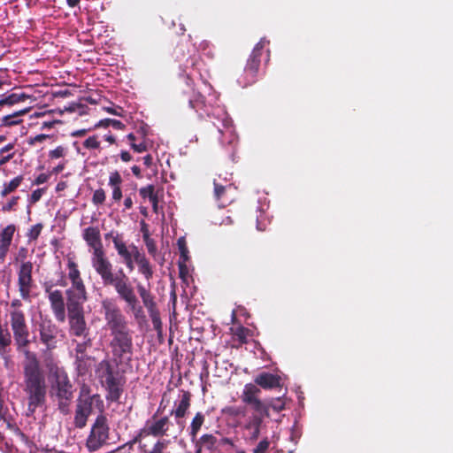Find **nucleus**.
Segmentation results:
<instances>
[{
    "instance_id": "obj_1",
    "label": "nucleus",
    "mask_w": 453,
    "mask_h": 453,
    "mask_svg": "<svg viewBox=\"0 0 453 453\" xmlns=\"http://www.w3.org/2000/svg\"><path fill=\"white\" fill-rule=\"evenodd\" d=\"M24 392L27 399V411L34 414L46 403L47 383L45 372L35 352L26 353L22 363Z\"/></svg>"
},
{
    "instance_id": "obj_2",
    "label": "nucleus",
    "mask_w": 453,
    "mask_h": 453,
    "mask_svg": "<svg viewBox=\"0 0 453 453\" xmlns=\"http://www.w3.org/2000/svg\"><path fill=\"white\" fill-rule=\"evenodd\" d=\"M261 389L252 383L244 386L241 395L242 402L250 407V414L247 417L244 429L249 432V439L255 441L260 435L264 418L269 417L268 406L260 399Z\"/></svg>"
},
{
    "instance_id": "obj_3",
    "label": "nucleus",
    "mask_w": 453,
    "mask_h": 453,
    "mask_svg": "<svg viewBox=\"0 0 453 453\" xmlns=\"http://www.w3.org/2000/svg\"><path fill=\"white\" fill-rule=\"evenodd\" d=\"M82 237L88 247L92 249L91 264L96 273L100 276L102 283L116 276L113 265L106 257L97 226H88L83 230Z\"/></svg>"
},
{
    "instance_id": "obj_4",
    "label": "nucleus",
    "mask_w": 453,
    "mask_h": 453,
    "mask_svg": "<svg viewBox=\"0 0 453 453\" xmlns=\"http://www.w3.org/2000/svg\"><path fill=\"white\" fill-rule=\"evenodd\" d=\"M96 373L102 387L106 391V400L111 403L119 402L127 382L124 372L109 359H103L96 366Z\"/></svg>"
},
{
    "instance_id": "obj_5",
    "label": "nucleus",
    "mask_w": 453,
    "mask_h": 453,
    "mask_svg": "<svg viewBox=\"0 0 453 453\" xmlns=\"http://www.w3.org/2000/svg\"><path fill=\"white\" fill-rule=\"evenodd\" d=\"M53 380L50 386V394L58 403V410L63 415H68L71 411L70 406L73 398V385L64 368L57 365L50 369Z\"/></svg>"
},
{
    "instance_id": "obj_6",
    "label": "nucleus",
    "mask_w": 453,
    "mask_h": 453,
    "mask_svg": "<svg viewBox=\"0 0 453 453\" xmlns=\"http://www.w3.org/2000/svg\"><path fill=\"white\" fill-rule=\"evenodd\" d=\"M104 286L114 288L119 297L127 303L136 319L145 317L142 307L139 305L134 288L122 269L117 272L115 277L104 283Z\"/></svg>"
},
{
    "instance_id": "obj_7",
    "label": "nucleus",
    "mask_w": 453,
    "mask_h": 453,
    "mask_svg": "<svg viewBox=\"0 0 453 453\" xmlns=\"http://www.w3.org/2000/svg\"><path fill=\"white\" fill-rule=\"evenodd\" d=\"M108 346L112 356L111 363L119 366L123 363L130 362L134 353L133 331H124L110 334Z\"/></svg>"
},
{
    "instance_id": "obj_8",
    "label": "nucleus",
    "mask_w": 453,
    "mask_h": 453,
    "mask_svg": "<svg viewBox=\"0 0 453 453\" xmlns=\"http://www.w3.org/2000/svg\"><path fill=\"white\" fill-rule=\"evenodd\" d=\"M101 313L104 314L105 328L110 334L131 330L126 316L114 299L106 297L101 301Z\"/></svg>"
},
{
    "instance_id": "obj_9",
    "label": "nucleus",
    "mask_w": 453,
    "mask_h": 453,
    "mask_svg": "<svg viewBox=\"0 0 453 453\" xmlns=\"http://www.w3.org/2000/svg\"><path fill=\"white\" fill-rule=\"evenodd\" d=\"M28 250L20 247L16 257V261H19L20 265L18 270V288L20 297L24 301H31V292L34 287V280L32 272L34 265L31 261H26Z\"/></svg>"
},
{
    "instance_id": "obj_10",
    "label": "nucleus",
    "mask_w": 453,
    "mask_h": 453,
    "mask_svg": "<svg viewBox=\"0 0 453 453\" xmlns=\"http://www.w3.org/2000/svg\"><path fill=\"white\" fill-rule=\"evenodd\" d=\"M85 302L81 300H66L70 335L83 338L89 335V328L87 326L83 308Z\"/></svg>"
},
{
    "instance_id": "obj_11",
    "label": "nucleus",
    "mask_w": 453,
    "mask_h": 453,
    "mask_svg": "<svg viewBox=\"0 0 453 453\" xmlns=\"http://www.w3.org/2000/svg\"><path fill=\"white\" fill-rule=\"evenodd\" d=\"M94 410L104 414V403L99 394H94L93 397L86 399H77L73 418L74 426L79 429L85 427Z\"/></svg>"
},
{
    "instance_id": "obj_12",
    "label": "nucleus",
    "mask_w": 453,
    "mask_h": 453,
    "mask_svg": "<svg viewBox=\"0 0 453 453\" xmlns=\"http://www.w3.org/2000/svg\"><path fill=\"white\" fill-rule=\"evenodd\" d=\"M10 325L16 349L19 352L22 353L26 358V353L32 352L28 349L32 341L30 340V332L27 323L26 314L15 312L12 316H10Z\"/></svg>"
},
{
    "instance_id": "obj_13",
    "label": "nucleus",
    "mask_w": 453,
    "mask_h": 453,
    "mask_svg": "<svg viewBox=\"0 0 453 453\" xmlns=\"http://www.w3.org/2000/svg\"><path fill=\"white\" fill-rule=\"evenodd\" d=\"M269 43L265 38H262L254 47L250 55L247 64L244 67L243 74L239 78V83L243 87L254 84L257 79V73L260 66L261 57L264 48Z\"/></svg>"
},
{
    "instance_id": "obj_14",
    "label": "nucleus",
    "mask_w": 453,
    "mask_h": 453,
    "mask_svg": "<svg viewBox=\"0 0 453 453\" xmlns=\"http://www.w3.org/2000/svg\"><path fill=\"white\" fill-rule=\"evenodd\" d=\"M110 427L105 415L99 414L93 423L90 433L86 441V447L89 452H95L106 444L109 439Z\"/></svg>"
},
{
    "instance_id": "obj_15",
    "label": "nucleus",
    "mask_w": 453,
    "mask_h": 453,
    "mask_svg": "<svg viewBox=\"0 0 453 453\" xmlns=\"http://www.w3.org/2000/svg\"><path fill=\"white\" fill-rule=\"evenodd\" d=\"M136 289L151 319L153 328L157 332V335L161 336L163 334V325L160 318V312L155 301V296L150 291V281H148L147 287L142 283H137Z\"/></svg>"
},
{
    "instance_id": "obj_16",
    "label": "nucleus",
    "mask_w": 453,
    "mask_h": 453,
    "mask_svg": "<svg viewBox=\"0 0 453 453\" xmlns=\"http://www.w3.org/2000/svg\"><path fill=\"white\" fill-rule=\"evenodd\" d=\"M67 269L68 279L72 285L65 290L66 300L87 301L88 293L78 265L73 260L68 259Z\"/></svg>"
},
{
    "instance_id": "obj_17",
    "label": "nucleus",
    "mask_w": 453,
    "mask_h": 453,
    "mask_svg": "<svg viewBox=\"0 0 453 453\" xmlns=\"http://www.w3.org/2000/svg\"><path fill=\"white\" fill-rule=\"evenodd\" d=\"M38 332L40 342L46 347L47 350H52L57 348L61 330L52 319L48 318L42 319L38 324Z\"/></svg>"
},
{
    "instance_id": "obj_18",
    "label": "nucleus",
    "mask_w": 453,
    "mask_h": 453,
    "mask_svg": "<svg viewBox=\"0 0 453 453\" xmlns=\"http://www.w3.org/2000/svg\"><path fill=\"white\" fill-rule=\"evenodd\" d=\"M236 187L234 184L220 185L219 182L215 183L214 187V198L219 208H225L232 203L235 199Z\"/></svg>"
},
{
    "instance_id": "obj_19",
    "label": "nucleus",
    "mask_w": 453,
    "mask_h": 453,
    "mask_svg": "<svg viewBox=\"0 0 453 453\" xmlns=\"http://www.w3.org/2000/svg\"><path fill=\"white\" fill-rule=\"evenodd\" d=\"M48 299L50 304L51 311L57 321L60 323L65 322L66 319V314L65 300L62 291L55 289L53 292L50 293V295L48 296Z\"/></svg>"
},
{
    "instance_id": "obj_20",
    "label": "nucleus",
    "mask_w": 453,
    "mask_h": 453,
    "mask_svg": "<svg viewBox=\"0 0 453 453\" xmlns=\"http://www.w3.org/2000/svg\"><path fill=\"white\" fill-rule=\"evenodd\" d=\"M17 227L14 224H9L0 231V262L4 263L10 251L14 234Z\"/></svg>"
},
{
    "instance_id": "obj_21",
    "label": "nucleus",
    "mask_w": 453,
    "mask_h": 453,
    "mask_svg": "<svg viewBox=\"0 0 453 453\" xmlns=\"http://www.w3.org/2000/svg\"><path fill=\"white\" fill-rule=\"evenodd\" d=\"M159 412V409L153 415L152 418L155 419L157 418V413ZM168 417H163L159 419L154 420L151 424L149 421L146 422V427L144 429L147 435H152L155 437L162 436L166 434L168 430Z\"/></svg>"
},
{
    "instance_id": "obj_22",
    "label": "nucleus",
    "mask_w": 453,
    "mask_h": 453,
    "mask_svg": "<svg viewBox=\"0 0 453 453\" xmlns=\"http://www.w3.org/2000/svg\"><path fill=\"white\" fill-rule=\"evenodd\" d=\"M255 386H259L264 389H272L276 388H281V378L277 374L269 372H261L254 380Z\"/></svg>"
},
{
    "instance_id": "obj_23",
    "label": "nucleus",
    "mask_w": 453,
    "mask_h": 453,
    "mask_svg": "<svg viewBox=\"0 0 453 453\" xmlns=\"http://www.w3.org/2000/svg\"><path fill=\"white\" fill-rule=\"evenodd\" d=\"M134 261L137 265L138 273H141L147 281H150L154 275L153 266L144 253L135 250Z\"/></svg>"
},
{
    "instance_id": "obj_24",
    "label": "nucleus",
    "mask_w": 453,
    "mask_h": 453,
    "mask_svg": "<svg viewBox=\"0 0 453 453\" xmlns=\"http://www.w3.org/2000/svg\"><path fill=\"white\" fill-rule=\"evenodd\" d=\"M112 242L119 256L123 259V261L130 259L132 257L134 258L135 250H139L137 246L134 244H132L128 249L125 242L123 241L122 236L119 234H116L113 236Z\"/></svg>"
},
{
    "instance_id": "obj_25",
    "label": "nucleus",
    "mask_w": 453,
    "mask_h": 453,
    "mask_svg": "<svg viewBox=\"0 0 453 453\" xmlns=\"http://www.w3.org/2000/svg\"><path fill=\"white\" fill-rule=\"evenodd\" d=\"M217 112H213V116L217 115V119L220 121L221 125L213 122V125L218 128L219 133H223L224 129L232 133L233 121L228 116L227 112L222 109H216Z\"/></svg>"
},
{
    "instance_id": "obj_26",
    "label": "nucleus",
    "mask_w": 453,
    "mask_h": 453,
    "mask_svg": "<svg viewBox=\"0 0 453 453\" xmlns=\"http://www.w3.org/2000/svg\"><path fill=\"white\" fill-rule=\"evenodd\" d=\"M190 401L191 394L188 391H184L177 408L172 411L171 414H173L176 418H184L190 407Z\"/></svg>"
},
{
    "instance_id": "obj_27",
    "label": "nucleus",
    "mask_w": 453,
    "mask_h": 453,
    "mask_svg": "<svg viewBox=\"0 0 453 453\" xmlns=\"http://www.w3.org/2000/svg\"><path fill=\"white\" fill-rule=\"evenodd\" d=\"M24 180L23 175H18L9 181L3 183L2 189L0 191V196L2 198L8 196L10 194L15 192Z\"/></svg>"
},
{
    "instance_id": "obj_28",
    "label": "nucleus",
    "mask_w": 453,
    "mask_h": 453,
    "mask_svg": "<svg viewBox=\"0 0 453 453\" xmlns=\"http://www.w3.org/2000/svg\"><path fill=\"white\" fill-rule=\"evenodd\" d=\"M92 357L88 355H76L75 367L79 375H85L90 368V361Z\"/></svg>"
},
{
    "instance_id": "obj_29",
    "label": "nucleus",
    "mask_w": 453,
    "mask_h": 453,
    "mask_svg": "<svg viewBox=\"0 0 453 453\" xmlns=\"http://www.w3.org/2000/svg\"><path fill=\"white\" fill-rule=\"evenodd\" d=\"M205 420V416L203 412L198 411L196 413L190 424L189 435L192 441L196 439L197 434L203 425Z\"/></svg>"
},
{
    "instance_id": "obj_30",
    "label": "nucleus",
    "mask_w": 453,
    "mask_h": 453,
    "mask_svg": "<svg viewBox=\"0 0 453 453\" xmlns=\"http://www.w3.org/2000/svg\"><path fill=\"white\" fill-rule=\"evenodd\" d=\"M28 111L27 109L20 110L13 112L12 114L5 115L1 119V125L4 127H12L22 122L21 116Z\"/></svg>"
},
{
    "instance_id": "obj_31",
    "label": "nucleus",
    "mask_w": 453,
    "mask_h": 453,
    "mask_svg": "<svg viewBox=\"0 0 453 453\" xmlns=\"http://www.w3.org/2000/svg\"><path fill=\"white\" fill-rule=\"evenodd\" d=\"M177 245L180 250V258L182 259V262H179L180 271L182 273V270L186 267L185 263L188 260V250L185 238H179L177 241Z\"/></svg>"
},
{
    "instance_id": "obj_32",
    "label": "nucleus",
    "mask_w": 453,
    "mask_h": 453,
    "mask_svg": "<svg viewBox=\"0 0 453 453\" xmlns=\"http://www.w3.org/2000/svg\"><path fill=\"white\" fill-rule=\"evenodd\" d=\"M188 104L190 108L199 112L205 107V98L200 93L193 92V96L188 99Z\"/></svg>"
},
{
    "instance_id": "obj_33",
    "label": "nucleus",
    "mask_w": 453,
    "mask_h": 453,
    "mask_svg": "<svg viewBox=\"0 0 453 453\" xmlns=\"http://www.w3.org/2000/svg\"><path fill=\"white\" fill-rule=\"evenodd\" d=\"M26 98H27V96L25 94L12 93V94L0 99V107H2L4 105L11 106V105L16 104L19 102L25 101Z\"/></svg>"
},
{
    "instance_id": "obj_34",
    "label": "nucleus",
    "mask_w": 453,
    "mask_h": 453,
    "mask_svg": "<svg viewBox=\"0 0 453 453\" xmlns=\"http://www.w3.org/2000/svg\"><path fill=\"white\" fill-rule=\"evenodd\" d=\"M19 199V196H12L7 200V202L2 203L0 211L4 213L16 211Z\"/></svg>"
},
{
    "instance_id": "obj_35",
    "label": "nucleus",
    "mask_w": 453,
    "mask_h": 453,
    "mask_svg": "<svg viewBox=\"0 0 453 453\" xmlns=\"http://www.w3.org/2000/svg\"><path fill=\"white\" fill-rule=\"evenodd\" d=\"M12 343V336L11 334L7 331L0 327V354H4L6 352L7 348Z\"/></svg>"
},
{
    "instance_id": "obj_36",
    "label": "nucleus",
    "mask_w": 453,
    "mask_h": 453,
    "mask_svg": "<svg viewBox=\"0 0 453 453\" xmlns=\"http://www.w3.org/2000/svg\"><path fill=\"white\" fill-rule=\"evenodd\" d=\"M223 411L232 417L245 416L246 414L250 413V410L248 405H246L245 408L239 406H228L225 408Z\"/></svg>"
},
{
    "instance_id": "obj_37",
    "label": "nucleus",
    "mask_w": 453,
    "mask_h": 453,
    "mask_svg": "<svg viewBox=\"0 0 453 453\" xmlns=\"http://www.w3.org/2000/svg\"><path fill=\"white\" fill-rule=\"evenodd\" d=\"M108 127H112L116 130H121L125 127V125L119 120L111 119H101L98 123L95 125V128Z\"/></svg>"
},
{
    "instance_id": "obj_38",
    "label": "nucleus",
    "mask_w": 453,
    "mask_h": 453,
    "mask_svg": "<svg viewBox=\"0 0 453 453\" xmlns=\"http://www.w3.org/2000/svg\"><path fill=\"white\" fill-rule=\"evenodd\" d=\"M200 443L208 449H212L217 443V438L212 434H206L200 437Z\"/></svg>"
},
{
    "instance_id": "obj_39",
    "label": "nucleus",
    "mask_w": 453,
    "mask_h": 453,
    "mask_svg": "<svg viewBox=\"0 0 453 453\" xmlns=\"http://www.w3.org/2000/svg\"><path fill=\"white\" fill-rule=\"evenodd\" d=\"M42 228L43 225L42 223H37L32 226L27 234L28 241L31 242L37 240L39 235L41 234Z\"/></svg>"
},
{
    "instance_id": "obj_40",
    "label": "nucleus",
    "mask_w": 453,
    "mask_h": 453,
    "mask_svg": "<svg viewBox=\"0 0 453 453\" xmlns=\"http://www.w3.org/2000/svg\"><path fill=\"white\" fill-rule=\"evenodd\" d=\"M143 242L146 245L149 254L155 257L157 252L156 242L147 234H145L143 236Z\"/></svg>"
},
{
    "instance_id": "obj_41",
    "label": "nucleus",
    "mask_w": 453,
    "mask_h": 453,
    "mask_svg": "<svg viewBox=\"0 0 453 453\" xmlns=\"http://www.w3.org/2000/svg\"><path fill=\"white\" fill-rule=\"evenodd\" d=\"M139 193L143 199L149 198V200H151L152 198L157 196L155 192V186L151 184L141 188Z\"/></svg>"
},
{
    "instance_id": "obj_42",
    "label": "nucleus",
    "mask_w": 453,
    "mask_h": 453,
    "mask_svg": "<svg viewBox=\"0 0 453 453\" xmlns=\"http://www.w3.org/2000/svg\"><path fill=\"white\" fill-rule=\"evenodd\" d=\"M265 403L268 406V410L272 408L277 412H280L285 409V401L281 397L272 399L268 403Z\"/></svg>"
},
{
    "instance_id": "obj_43",
    "label": "nucleus",
    "mask_w": 453,
    "mask_h": 453,
    "mask_svg": "<svg viewBox=\"0 0 453 453\" xmlns=\"http://www.w3.org/2000/svg\"><path fill=\"white\" fill-rule=\"evenodd\" d=\"M106 199V194L105 191L103 188H98L95 190L93 196H92V203L95 205H102Z\"/></svg>"
},
{
    "instance_id": "obj_44",
    "label": "nucleus",
    "mask_w": 453,
    "mask_h": 453,
    "mask_svg": "<svg viewBox=\"0 0 453 453\" xmlns=\"http://www.w3.org/2000/svg\"><path fill=\"white\" fill-rule=\"evenodd\" d=\"M100 144L96 135L89 136L83 142V146L88 150H98L100 149Z\"/></svg>"
},
{
    "instance_id": "obj_45",
    "label": "nucleus",
    "mask_w": 453,
    "mask_h": 453,
    "mask_svg": "<svg viewBox=\"0 0 453 453\" xmlns=\"http://www.w3.org/2000/svg\"><path fill=\"white\" fill-rule=\"evenodd\" d=\"M91 387L87 383H82L80 387L79 395L77 399H86L89 397H93L94 394H91Z\"/></svg>"
},
{
    "instance_id": "obj_46",
    "label": "nucleus",
    "mask_w": 453,
    "mask_h": 453,
    "mask_svg": "<svg viewBox=\"0 0 453 453\" xmlns=\"http://www.w3.org/2000/svg\"><path fill=\"white\" fill-rule=\"evenodd\" d=\"M50 137H51V135H50V134H37L35 136L28 137L27 140V143L29 146H35L36 143H42L45 140H47V139H49Z\"/></svg>"
},
{
    "instance_id": "obj_47",
    "label": "nucleus",
    "mask_w": 453,
    "mask_h": 453,
    "mask_svg": "<svg viewBox=\"0 0 453 453\" xmlns=\"http://www.w3.org/2000/svg\"><path fill=\"white\" fill-rule=\"evenodd\" d=\"M66 154V148L64 146H58L56 149L49 152V157L50 159H58L65 157Z\"/></svg>"
},
{
    "instance_id": "obj_48",
    "label": "nucleus",
    "mask_w": 453,
    "mask_h": 453,
    "mask_svg": "<svg viewBox=\"0 0 453 453\" xmlns=\"http://www.w3.org/2000/svg\"><path fill=\"white\" fill-rule=\"evenodd\" d=\"M122 183V178L118 171H114L111 173L109 177V186L113 187H119Z\"/></svg>"
},
{
    "instance_id": "obj_49",
    "label": "nucleus",
    "mask_w": 453,
    "mask_h": 453,
    "mask_svg": "<svg viewBox=\"0 0 453 453\" xmlns=\"http://www.w3.org/2000/svg\"><path fill=\"white\" fill-rule=\"evenodd\" d=\"M248 334H249V329L244 326H239L238 328H236V330L234 332V335L236 336V338L238 339V341L241 343L247 342Z\"/></svg>"
},
{
    "instance_id": "obj_50",
    "label": "nucleus",
    "mask_w": 453,
    "mask_h": 453,
    "mask_svg": "<svg viewBox=\"0 0 453 453\" xmlns=\"http://www.w3.org/2000/svg\"><path fill=\"white\" fill-rule=\"evenodd\" d=\"M15 312L17 313H25L24 311L22 310V303H21V300L19 299H13L12 302H11V309H10V312H9V315L10 316H12Z\"/></svg>"
},
{
    "instance_id": "obj_51",
    "label": "nucleus",
    "mask_w": 453,
    "mask_h": 453,
    "mask_svg": "<svg viewBox=\"0 0 453 453\" xmlns=\"http://www.w3.org/2000/svg\"><path fill=\"white\" fill-rule=\"evenodd\" d=\"M270 446L268 438L263 439L258 442L257 447L253 449V453H266Z\"/></svg>"
},
{
    "instance_id": "obj_52",
    "label": "nucleus",
    "mask_w": 453,
    "mask_h": 453,
    "mask_svg": "<svg viewBox=\"0 0 453 453\" xmlns=\"http://www.w3.org/2000/svg\"><path fill=\"white\" fill-rule=\"evenodd\" d=\"M45 191V188H37L34 190L30 196V202L32 203H37L42 196L43 193Z\"/></svg>"
},
{
    "instance_id": "obj_53",
    "label": "nucleus",
    "mask_w": 453,
    "mask_h": 453,
    "mask_svg": "<svg viewBox=\"0 0 453 453\" xmlns=\"http://www.w3.org/2000/svg\"><path fill=\"white\" fill-rule=\"evenodd\" d=\"M130 146L137 153H142L148 150V147L144 142L140 143L131 142Z\"/></svg>"
},
{
    "instance_id": "obj_54",
    "label": "nucleus",
    "mask_w": 453,
    "mask_h": 453,
    "mask_svg": "<svg viewBox=\"0 0 453 453\" xmlns=\"http://www.w3.org/2000/svg\"><path fill=\"white\" fill-rule=\"evenodd\" d=\"M15 157V152L0 154V167L6 165Z\"/></svg>"
},
{
    "instance_id": "obj_55",
    "label": "nucleus",
    "mask_w": 453,
    "mask_h": 453,
    "mask_svg": "<svg viewBox=\"0 0 453 453\" xmlns=\"http://www.w3.org/2000/svg\"><path fill=\"white\" fill-rule=\"evenodd\" d=\"M81 109H83V105L79 103H71L67 107L65 108V110L69 112L80 111V113H82L81 111Z\"/></svg>"
},
{
    "instance_id": "obj_56",
    "label": "nucleus",
    "mask_w": 453,
    "mask_h": 453,
    "mask_svg": "<svg viewBox=\"0 0 453 453\" xmlns=\"http://www.w3.org/2000/svg\"><path fill=\"white\" fill-rule=\"evenodd\" d=\"M112 188V199L116 202H119L122 198V190L121 186L119 187H113Z\"/></svg>"
},
{
    "instance_id": "obj_57",
    "label": "nucleus",
    "mask_w": 453,
    "mask_h": 453,
    "mask_svg": "<svg viewBox=\"0 0 453 453\" xmlns=\"http://www.w3.org/2000/svg\"><path fill=\"white\" fill-rule=\"evenodd\" d=\"M50 179V174L47 173H41L39 174L35 180H34V184L35 185H41L48 181Z\"/></svg>"
},
{
    "instance_id": "obj_58",
    "label": "nucleus",
    "mask_w": 453,
    "mask_h": 453,
    "mask_svg": "<svg viewBox=\"0 0 453 453\" xmlns=\"http://www.w3.org/2000/svg\"><path fill=\"white\" fill-rule=\"evenodd\" d=\"M216 182H219L222 186H225L226 184H233L230 179H227L226 177H222L220 174L213 179L214 187Z\"/></svg>"
},
{
    "instance_id": "obj_59",
    "label": "nucleus",
    "mask_w": 453,
    "mask_h": 453,
    "mask_svg": "<svg viewBox=\"0 0 453 453\" xmlns=\"http://www.w3.org/2000/svg\"><path fill=\"white\" fill-rule=\"evenodd\" d=\"M15 147V142H8L4 146L0 148V154L3 153H11L13 152V149Z\"/></svg>"
},
{
    "instance_id": "obj_60",
    "label": "nucleus",
    "mask_w": 453,
    "mask_h": 453,
    "mask_svg": "<svg viewBox=\"0 0 453 453\" xmlns=\"http://www.w3.org/2000/svg\"><path fill=\"white\" fill-rule=\"evenodd\" d=\"M75 353L76 355H88L87 354V348L84 347V345H82L81 343H77V345L75 346Z\"/></svg>"
},
{
    "instance_id": "obj_61",
    "label": "nucleus",
    "mask_w": 453,
    "mask_h": 453,
    "mask_svg": "<svg viewBox=\"0 0 453 453\" xmlns=\"http://www.w3.org/2000/svg\"><path fill=\"white\" fill-rule=\"evenodd\" d=\"M60 123L59 120H53V121H44L42 124V129H50L52 128L56 124Z\"/></svg>"
},
{
    "instance_id": "obj_62",
    "label": "nucleus",
    "mask_w": 453,
    "mask_h": 453,
    "mask_svg": "<svg viewBox=\"0 0 453 453\" xmlns=\"http://www.w3.org/2000/svg\"><path fill=\"white\" fill-rule=\"evenodd\" d=\"M120 158L123 162H129L132 160V156L128 151L122 150L120 152Z\"/></svg>"
},
{
    "instance_id": "obj_63",
    "label": "nucleus",
    "mask_w": 453,
    "mask_h": 453,
    "mask_svg": "<svg viewBox=\"0 0 453 453\" xmlns=\"http://www.w3.org/2000/svg\"><path fill=\"white\" fill-rule=\"evenodd\" d=\"M164 445L160 441L157 442L150 453H163Z\"/></svg>"
},
{
    "instance_id": "obj_64",
    "label": "nucleus",
    "mask_w": 453,
    "mask_h": 453,
    "mask_svg": "<svg viewBox=\"0 0 453 453\" xmlns=\"http://www.w3.org/2000/svg\"><path fill=\"white\" fill-rule=\"evenodd\" d=\"M123 263L126 265L127 268L129 272H132L134 269V257L123 261Z\"/></svg>"
}]
</instances>
